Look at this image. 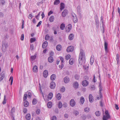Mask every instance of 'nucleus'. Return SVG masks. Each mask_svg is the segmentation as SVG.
<instances>
[{"label":"nucleus","mask_w":120,"mask_h":120,"mask_svg":"<svg viewBox=\"0 0 120 120\" xmlns=\"http://www.w3.org/2000/svg\"><path fill=\"white\" fill-rule=\"evenodd\" d=\"M48 42L47 41H45L42 44V47L43 48H45L47 46Z\"/></svg>","instance_id":"16"},{"label":"nucleus","mask_w":120,"mask_h":120,"mask_svg":"<svg viewBox=\"0 0 120 120\" xmlns=\"http://www.w3.org/2000/svg\"><path fill=\"white\" fill-rule=\"evenodd\" d=\"M61 65H59V67L61 69L64 67V64L63 63H61Z\"/></svg>","instance_id":"53"},{"label":"nucleus","mask_w":120,"mask_h":120,"mask_svg":"<svg viewBox=\"0 0 120 120\" xmlns=\"http://www.w3.org/2000/svg\"><path fill=\"white\" fill-rule=\"evenodd\" d=\"M60 58L61 61V63H63L64 60V58L62 56H60Z\"/></svg>","instance_id":"50"},{"label":"nucleus","mask_w":120,"mask_h":120,"mask_svg":"<svg viewBox=\"0 0 120 120\" xmlns=\"http://www.w3.org/2000/svg\"><path fill=\"white\" fill-rule=\"evenodd\" d=\"M52 120H56V117L55 116H53L52 118Z\"/></svg>","instance_id":"62"},{"label":"nucleus","mask_w":120,"mask_h":120,"mask_svg":"<svg viewBox=\"0 0 120 120\" xmlns=\"http://www.w3.org/2000/svg\"><path fill=\"white\" fill-rule=\"evenodd\" d=\"M49 38L50 37L49 36V35L47 34L45 36V39L47 41L49 40Z\"/></svg>","instance_id":"47"},{"label":"nucleus","mask_w":120,"mask_h":120,"mask_svg":"<svg viewBox=\"0 0 120 120\" xmlns=\"http://www.w3.org/2000/svg\"><path fill=\"white\" fill-rule=\"evenodd\" d=\"M56 49L58 51H60L61 50V47L60 45H57L56 47Z\"/></svg>","instance_id":"21"},{"label":"nucleus","mask_w":120,"mask_h":120,"mask_svg":"<svg viewBox=\"0 0 120 120\" xmlns=\"http://www.w3.org/2000/svg\"><path fill=\"white\" fill-rule=\"evenodd\" d=\"M65 27V24L63 23H62L60 26V28L62 30H63Z\"/></svg>","instance_id":"27"},{"label":"nucleus","mask_w":120,"mask_h":120,"mask_svg":"<svg viewBox=\"0 0 120 120\" xmlns=\"http://www.w3.org/2000/svg\"><path fill=\"white\" fill-rule=\"evenodd\" d=\"M24 105L25 107H27L29 105L28 102L26 101H25L24 103Z\"/></svg>","instance_id":"39"},{"label":"nucleus","mask_w":120,"mask_h":120,"mask_svg":"<svg viewBox=\"0 0 120 120\" xmlns=\"http://www.w3.org/2000/svg\"><path fill=\"white\" fill-rule=\"evenodd\" d=\"M89 101L91 102H93V96L91 94H90L89 96Z\"/></svg>","instance_id":"17"},{"label":"nucleus","mask_w":120,"mask_h":120,"mask_svg":"<svg viewBox=\"0 0 120 120\" xmlns=\"http://www.w3.org/2000/svg\"><path fill=\"white\" fill-rule=\"evenodd\" d=\"M33 70L34 72H36L38 71V68L37 66L36 65L34 66L33 69Z\"/></svg>","instance_id":"19"},{"label":"nucleus","mask_w":120,"mask_h":120,"mask_svg":"<svg viewBox=\"0 0 120 120\" xmlns=\"http://www.w3.org/2000/svg\"><path fill=\"white\" fill-rule=\"evenodd\" d=\"M30 49H31V50H32L34 49V45H31L30 46Z\"/></svg>","instance_id":"59"},{"label":"nucleus","mask_w":120,"mask_h":120,"mask_svg":"<svg viewBox=\"0 0 120 120\" xmlns=\"http://www.w3.org/2000/svg\"><path fill=\"white\" fill-rule=\"evenodd\" d=\"M73 61L70 59L69 61V64L71 65L73 64Z\"/></svg>","instance_id":"58"},{"label":"nucleus","mask_w":120,"mask_h":120,"mask_svg":"<svg viewBox=\"0 0 120 120\" xmlns=\"http://www.w3.org/2000/svg\"><path fill=\"white\" fill-rule=\"evenodd\" d=\"M24 39V35L22 34L21 35V40H23Z\"/></svg>","instance_id":"61"},{"label":"nucleus","mask_w":120,"mask_h":120,"mask_svg":"<svg viewBox=\"0 0 120 120\" xmlns=\"http://www.w3.org/2000/svg\"><path fill=\"white\" fill-rule=\"evenodd\" d=\"M80 102L82 104H83L85 101L84 98L83 97H81L80 98Z\"/></svg>","instance_id":"28"},{"label":"nucleus","mask_w":120,"mask_h":120,"mask_svg":"<svg viewBox=\"0 0 120 120\" xmlns=\"http://www.w3.org/2000/svg\"><path fill=\"white\" fill-rule=\"evenodd\" d=\"M116 60L117 62V64H118L119 62V55L117 54H116Z\"/></svg>","instance_id":"36"},{"label":"nucleus","mask_w":120,"mask_h":120,"mask_svg":"<svg viewBox=\"0 0 120 120\" xmlns=\"http://www.w3.org/2000/svg\"><path fill=\"white\" fill-rule=\"evenodd\" d=\"M54 17L53 16H52L50 17L49 19V21L51 22H52L54 21Z\"/></svg>","instance_id":"35"},{"label":"nucleus","mask_w":120,"mask_h":120,"mask_svg":"<svg viewBox=\"0 0 120 120\" xmlns=\"http://www.w3.org/2000/svg\"><path fill=\"white\" fill-rule=\"evenodd\" d=\"M68 11L66 10H64L62 13V15L63 17H65L68 13Z\"/></svg>","instance_id":"10"},{"label":"nucleus","mask_w":120,"mask_h":120,"mask_svg":"<svg viewBox=\"0 0 120 120\" xmlns=\"http://www.w3.org/2000/svg\"><path fill=\"white\" fill-rule=\"evenodd\" d=\"M95 114L97 116H99L100 115L101 113L99 111H97L95 112Z\"/></svg>","instance_id":"32"},{"label":"nucleus","mask_w":120,"mask_h":120,"mask_svg":"<svg viewBox=\"0 0 120 120\" xmlns=\"http://www.w3.org/2000/svg\"><path fill=\"white\" fill-rule=\"evenodd\" d=\"M27 97V95L26 94H24L23 98V100L24 101H25L26 100Z\"/></svg>","instance_id":"48"},{"label":"nucleus","mask_w":120,"mask_h":120,"mask_svg":"<svg viewBox=\"0 0 120 120\" xmlns=\"http://www.w3.org/2000/svg\"><path fill=\"white\" fill-rule=\"evenodd\" d=\"M65 87L64 86H62L60 90L62 92H63L65 91Z\"/></svg>","instance_id":"45"},{"label":"nucleus","mask_w":120,"mask_h":120,"mask_svg":"<svg viewBox=\"0 0 120 120\" xmlns=\"http://www.w3.org/2000/svg\"><path fill=\"white\" fill-rule=\"evenodd\" d=\"M70 105L72 107H74L75 105V101L73 99H71L70 102Z\"/></svg>","instance_id":"4"},{"label":"nucleus","mask_w":120,"mask_h":120,"mask_svg":"<svg viewBox=\"0 0 120 120\" xmlns=\"http://www.w3.org/2000/svg\"><path fill=\"white\" fill-rule=\"evenodd\" d=\"M108 45V43L106 42L105 41H104V46L105 49V52L106 53H108V49L107 45Z\"/></svg>","instance_id":"5"},{"label":"nucleus","mask_w":120,"mask_h":120,"mask_svg":"<svg viewBox=\"0 0 120 120\" xmlns=\"http://www.w3.org/2000/svg\"><path fill=\"white\" fill-rule=\"evenodd\" d=\"M90 87L91 90H94L95 89V86L94 85H91L90 86Z\"/></svg>","instance_id":"41"},{"label":"nucleus","mask_w":120,"mask_h":120,"mask_svg":"<svg viewBox=\"0 0 120 120\" xmlns=\"http://www.w3.org/2000/svg\"><path fill=\"white\" fill-rule=\"evenodd\" d=\"M79 78V76L78 75H75V78L76 79L78 80Z\"/></svg>","instance_id":"49"},{"label":"nucleus","mask_w":120,"mask_h":120,"mask_svg":"<svg viewBox=\"0 0 120 120\" xmlns=\"http://www.w3.org/2000/svg\"><path fill=\"white\" fill-rule=\"evenodd\" d=\"M64 4L63 3H60V10L61 11H62L64 9Z\"/></svg>","instance_id":"22"},{"label":"nucleus","mask_w":120,"mask_h":120,"mask_svg":"<svg viewBox=\"0 0 120 120\" xmlns=\"http://www.w3.org/2000/svg\"><path fill=\"white\" fill-rule=\"evenodd\" d=\"M53 96V94L52 93H50L48 96V99L50 100L52 98Z\"/></svg>","instance_id":"31"},{"label":"nucleus","mask_w":120,"mask_h":120,"mask_svg":"<svg viewBox=\"0 0 120 120\" xmlns=\"http://www.w3.org/2000/svg\"><path fill=\"white\" fill-rule=\"evenodd\" d=\"M73 114H74L76 116H77L79 114V112L76 110H74L73 112Z\"/></svg>","instance_id":"37"},{"label":"nucleus","mask_w":120,"mask_h":120,"mask_svg":"<svg viewBox=\"0 0 120 120\" xmlns=\"http://www.w3.org/2000/svg\"><path fill=\"white\" fill-rule=\"evenodd\" d=\"M36 56L37 54L36 53H35L34 56H31V59L32 60H33L36 58Z\"/></svg>","instance_id":"26"},{"label":"nucleus","mask_w":120,"mask_h":120,"mask_svg":"<svg viewBox=\"0 0 120 120\" xmlns=\"http://www.w3.org/2000/svg\"><path fill=\"white\" fill-rule=\"evenodd\" d=\"M60 3L59 0H56L54 3V5H57L58 4Z\"/></svg>","instance_id":"34"},{"label":"nucleus","mask_w":120,"mask_h":120,"mask_svg":"<svg viewBox=\"0 0 120 120\" xmlns=\"http://www.w3.org/2000/svg\"><path fill=\"white\" fill-rule=\"evenodd\" d=\"M85 55L84 52L82 49H81L79 59V63L80 65H82V59H85Z\"/></svg>","instance_id":"1"},{"label":"nucleus","mask_w":120,"mask_h":120,"mask_svg":"<svg viewBox=\"0 0 120 120\" xmlns=\"http://www.w3.org/2000/svg\"><path fill=\"white\" fill-rule=\"evenodd\" d=\"M11 80V85L12 84L13 82V77L12 76H11L10 77L9 80L10 81Z\"/></svg>","instance_id":"52"},{"label":"nucleus","mask_w":120,"mask_h":120,"mask_svg":"<svg viewBox=\"0 0 120 120\" xmlns=\"http://www.w3.org/2000/svg\"><path fill=\"white\" fill-rule=\"evenodd\" d=\"M40 109H38L36 111V112L37 114H39L40 113Z\"/></svg>","instance_id":"60"},{"label":"nucleus","mask_w":120,"mask_h":120,"mask_svg":"<svg viewBox=\"0 0 120 120\" xmlns=\"http://www.w3.org/2000/svg\"><path fill=\"white\" fill-rule=\"evenodd\" d=\"M94 56L93 55H92L91 56L90 61V63L92 65L94 62Z\"/></svg>","instance_id":"15"},{"label":"nucleus","mask_w":120,"mask_h":120,"mask_svg":"<svg viewBox=\"0 0 120 120\" xmlns=\"http://www.w3.org/2000/svg\"><path fill=\"white\" fill-rule=\"evenodd\" d=\"M71 57V56L69 55H67L65 57V59L67 60L69 59Z\"/></svg>","instance_id":"51"},{"label":"nucleus","mask_w":120,"mask_h":120,"mask_svg":"<svg viewBox=\"0 0 120 120\" xmlns=\"http://www.w3.org/2000/svg\"><path fill=\"white\" fill-rule=\"evenodd\" d=\"M72 27V26L71 24H68L66 26L65 29L66 31V32H69L71 30Z\"/></svg>","instance_id":"3"},{"label":"nucleus","mask_w":120,"mask_h":120,"mask_svg":"<svg viewBox=\"0 0 120 120\" xmlns=\"http://www.w3.org/2000/svg\"><path fill=\"white\" fill-rule=\"evenodd\" d=\"M5 3V1L4 0H0V4H1L3 5Z\"/></svg>","instance_id":"44"},{"label":"nucleus","mask_w":120,"mask_h":120,"mask_svg":"<svg viewBox=\"0 0 120 120\" xmlns=\"http://www.w3.org/2000/svg\"><path fill=\"white\" fill-rule=\"evenodd\" d=\"M99 91H101L102 90V89L101 87V83H100L99 84Z\"/></svg>","instance_id":"42"},{"label":"nucleus","mask_w":120,"mask_h":120,"mask_svg":"<svg viewBox=\"0 0 120 120\" xmlns=\"http://www.w3.org/2000/svg\"><path fill=\"white\" fill-rule=\"evenodd\" d=\"M83 120H85L86 118V116L85 115H83L81 116Z\"/></svg>","instance_id":"54"},{"label":"nucleus","mask_w":120,"mask_h":120,"mask_svg":"<svg viewBox=\"0 0 120 120\" xmlns=\"http://www.w3.org/2000/svg\"><path fill=\"white\" fill-rule=\"evenodd\" d=\"M105 113L107 117L108 118H110V116L109 114L108 111L107 110H106L105 112Z\"/></svg>","instance_id":"23"},{"label":"nucleus","mask_w":120,"mask_h":120,"mask_svg":"<svg viewBox=\"0 0 120 120\" xmlns=\"http://www.w3.org/2000/svg\"><path fill=\"white\" fill-rule=\"evenodd\" d=\"M37 102V100L35 98L33 99L32 101V103L33 104L35 105L36 104Z\"/></svg>","instance_id":"40"},{"label":"nucleus","mask_w":120,"mask_h":120,"mask_svg":"<svg viewBox=\"0 0 120 120\" xmlns=\"http://www.w3.org/2000/svg\"><path fill=\"white\" fill-rule=\"evenodd\" d=\"M58 106L59 108V109L61 108L63 106L62 104L60 101L59 102Z\"/></svg>","instance_id":"33"},{"label":"nucleus","mask_w":120,"mask_h":120,"mask_svg":"<svg viewBox=\"0 0 120 120\" xmlns=\"http://www.w3.org/2000/svg\"><path fill=\"white\" fill-rule=\"evenodd\" d=\"M63 105L64 108H66L67 107L68 105L67 103L64 102L63 103Z\"/></svg>","instance_id":"55"},{"label":"nucleus","mask_w":120,"mask_h":120,"mask_svg":"<svg viewBox=\"0 0 120 120\" xmlns=\"http://www.w3.org/2000/svg\"><path fill=\"white\" fill-rule=\"evenodd\" d=\"M56 97L57 99L58 100H59L61 98V94L59 93H58L56 96Z\"/></svg>","instance_id":"30"},{"label":"nucleus","mask_w":120,"mask_h":120,"mask_svg":"<svg viewBox=\"0 0 120 120\" xmlns=\"http://www.w3.org/2000/svg\"><path fill=\"white\" fill-rule=\"evenodd\" d=\"M47 106L49 108H51L52 106V103L50 101L49 102L47 103Z\"/></svg>","instance_id":"29"},{"label":"nucleus","mask_w":120,"mask_h":120,"mask_svg":"<svg viewBox=\"0 0 120 120\" xmlns=\"http://www.w3.org/2000/svg\"><path fill=\"white\" fill-rule=\"evenodd\" d=\"M36 39L35 38H31L30 39V42L32 43L36 41Z\"/></svg>","instance_id":"43"},{"label":"nucleus","mask_w":120,"mask_h":120,"mask_svg":"<svg viewBox=\"0 0 120 120\" xmlns=\"http://www.w3.org/2000/svg\"><path fill=\"white\" fill-rule=\"evenodd\" d=\"M53 57L52 56H50L48 58V61L50 63H52L54 61Z\"/></svg>","instance_id":"11"},{"label":"nucleus","mask_w":120,"mask_h":120,"mask_svg":"<svg viewBox=\"0 0 120 120\" xmlns=\"http://www.w3.org/2000/svg\"><path fill=\"white\" fill-rule=\"evenodd\" d=\"M6 96L4 95V99L3 101V102L2 103L3 104H5L6 103Z\"/></svg>","instance_id":"46"},{"label":"nucleus","mask_w":120,"mask_h":120,"mask_svg":"<svg viewBox=\"0 0 120 120\" xmlns=\"http://www.w3.org/2000/svg\"><path fill=\"white\" fill-rule=\"evenodd\" d=\"M73 85L75 88L76 89L78 88L79 85L78 83L77 82H74V83L73 84Z\"/></svg>","instance_id":"20"},{"label":"nucleus","mask_w":120,"mask_h":120,"mask_svg":"<svg viewBox=\"0 0 120 120\" xmlns=\"http://www.w3.org/2000/svg\"><path fill=\"white\" fill-rule=\"evenodd\" d=\"M69 81V77L68 76L65 77L64 79V82L65 83H68Z\"/></svg>","instance_id":"12"},{"label":"nucleus","mask_w":120,"mask_h":120,"mask_svg":"<svg viewBox=\"0 0 120 120\" xmlns=\"http://www.w3.org/2000/svg\"><path fill=\"white\" fill-rule=\"evenodd\" d=\"M89 82L86 80L82 81V85L84 86H86L89 84Z\"/></svg>","instance_id":"6"},{"label":"nucleus","mask_w":120,"mask_h":120,"mask_svg":"<svg viewBox=\"0 0 120 120\" xmlns=\"http://www.w3.org/2000/svg\"><path fill=\"white\" fill-rule=\"evenodd\" d=\"M26 118L27 120H29L31 118L30 115V114H27L26 116Z\"/></svg>","instance_id":"24"},{"label":"nucleus","mask_w":120,"mask_h":120,"mask_svg":"<svg viewBox=\"0 0 120 120\" xmlns=\"http://www.w3.org/2000/svg\"><path fill=\"white\" fill-rule=\"evenodd\" d=\"M95 20H98V17L97 15H96L94 17Z\"/></svg>","instance_id":"64"},{"label":"nucleus","mask_w":120,"mask_h":120,"mask_svg":"<svg viewBox=\"0 0 120 120\" xmlns=\"http://www.w3.org/2000/svg\"><path fill=\"white\" fill-rule=\"evenodd\" d=\"M55 86L56 85L54 82L52 81L51 82L50 87L51 88L53 89L55 88Z\"/></svg>","instance_id":"8"},{"label":"nucleus","mask_w":120,"mask_h":120,"mask_svg":"<svg viewBox=\"0 0 120 120\" xmlns=\"http://www.w3.org/2000/svg\"><path fill=\"white\" fill-rule=\"evenodd\" d=\"M15 108L14 107H13L12 108L11 110V113H13L15 112Z\"/></svg>","instance_id":"63"},{"label":"nucleus","mask_w":120,"mask_h":120,"mask_svg":"<svg viewBox=\"0 0 120 120\" xmlns=\"http://www.w3.org/2000/svg\"><path fill=\"white\" fill-rule=\"evenodd\" d=\"M74 38V35L73 34H71L68 37V39L70 40H73Z\"/></svg>","instance_id":"18"},{"label":"nucleus","mask_w":120,"mask_h":120,"mask_svg":"<svg viewBox=\"0 0 120 120\" xmlns=\"http://www.w3.org/2000/svg\"><path fill=\"white\" fill-rule=\"evenodd\" d=\"M48 71L47 70H45L43 72V75L45 78H46L48 75Z\"/></svg>","instance_id":"13"},{"label":"nucleus","mask_w":120,"mask_h":120,"mask_svg":"<svg viewBox=\"0 0 120 120\" xmlns=\"http://www.w3.org/2000/svg\"><path fill=\"white\" fill-rule=\"evenodd\" d=\"M4 14L1 12H0V17L3 18L4 16Z\"/></svg>","instance_id":"56"},{"label":"nucleus","mask_w":120,"mask_h":120,"mask_svg":"<svg viewBox=\"0 0 120 120\" xmlns=\"http://www.w3.org/2000/svg\"><path fill=\"white\" fill-rule=\"evenodd\" d=\"M90 110V109L88 107H86L85 108L84 111L85 112H88Z\"/></svg>","instance_id":"38"},{"label":"nucleus","mask_w":120,"mask_h":120,"mask_svg":"<svg viewBox=\"0 0 120 120\" xmlns=\"http://www.w3.org/2000/svg\"><path fill=\"white\" fill-rule=\"evenodd\" d=\"M99 95H97L96 97L97 99L98 100H99L102 97V94L101 91H99Z\"/></svg>","instance_id":"9"},{"label":"nucleus","mask_w":120,"mask_h":120,"mask_svg":"<svg viewBox=\"0 0 120 120\" xmlns=\"http://www.w3.org/2000/svg\"><path fill=\"white\" fill-rule=\"evenodd\" d=\"M74 49V47L73 46L71 45L68 47L66 49V51L68 52H72Z\"/></svg>","instance_id":"2"},{"label":"nucleus","mask_w":120,"mask_h":120,"mask_svg":"<svg viewBox=\"0 0 120 120\" xmlns=\"http://www.w3.org/2000/svg\"><path fill=\"white\" fill-rule=\"evenodd\" d=\"M109 119L107 118L106 116H104L103 117V120H108V119Z\"/></svg>","instance_id":"57"},{"label":"nucleus","mask_w":120,"mask_h":120,"mask_svg":"<svg viewBox=\"0 0 120 120\" xmlns=\"http://www.w3.org/2000/svg\"><path fill=\"white\" fill-rule=\"evenodd\" d=\"M95 25L97 29H98L99 27V22L98 20H95Z\"/></svg>","instance_id":"25"},{"label":"nucleus","mask_w":120,"mask_h":120,"mask_svg":"<svg viewBox=\"0 0 120 120\" xmlns=\"http://www.w3.org/2000/svg\"><path fill=\"white\" fill-rule=\"evenodd\" d=\"M72 16L73 17L72 18L74 22V23H76L78 21L77 17L75 14H74V15H72Z\"/></svg>","instance_id":"7"},{"label":"nucleus","mask_w":120,"mask_h":120,"mask_svg":"<svg viewBox=\"0 0 120 120\" xmlns=\"http://www.w3.org/2000/svg\"><path fill=\"white\" fill-rule=\"evenodd\" d=\"M56 77V75L54 74L50 76V79L52 81L54 80Z\"/></svg>","instance_id":"14"}]
</instances>
